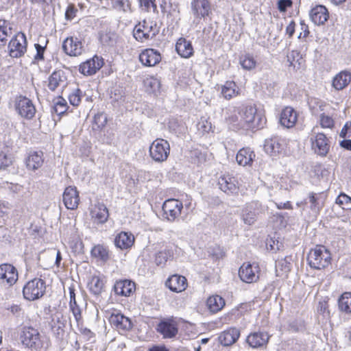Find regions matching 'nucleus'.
Here are the masks:
<instances>
[{"mask_svg": "<svg viewBox=\"0 0 351 351\" xmlns=\"http://www.w3.org/2000/svg\"><path fill=\"white\" fill-rule=\"evenodd\" d=\"M139 1L141 6L144 7L146 11H149L152 8L154 12L157 8L155 0H139Z\"/></svg>", "mask_w": 351, "mask_h": 351, "instance_id": "nucleus-58", "label": "nucleus"}, {"mask_svg": "<svg viewBox=\"0 0 351 351\" xmlns=\"http://www.w3.org/2000/svg\"><path fill=\"white\" fill-rule=\"evenodd\" d=\"M16 110L19 114L26 119H32L36 112L32 101L26 97L20 95L15 100Z\"/></svg>", "mask_w": 351, "mask_h": 351, "instance_id": "nucleus-11", "label": "nucleus"}, {"mask_svg": "<svg viewBox=\"0 0 351 351\" xmlns=\"http://www.w3.org/2000/svg\"><path fill=\"white\" fill-rule=\"evenodd\" d=\"M21 342L26 347L35 348L40 347V334L38 331L31 326H24L21 335Z\"/></svg>", "mask_w": 351, "mask_h": 351, "instance_id": "nucleus-10", "label": "nucleus"}, {"mask_svg": "<svg viewBox=\"0 0 351 351\" xmlns=\"http://www.w3.org/2000/svg\"><path fill=\"white\" fill-rule=\"evenodd\" d=\"M297 119L296 111L293 108L287 106L281 112L280 122L284 127L291 128L295 125Z\"/></svg>", "mask_w": 351, "mask_h": 351, "instance_id": "nucleus-28", "label": "nucleus"}, {"mask_svg": "<svg viewBox=\"0 0 351 351\" xmlns=\"http://www.w3.org/2000/svg\"><path fill=\"white\" fill-rule=\"evenodd\" d=\"M17 280L18 271L12 265L8 263L0 265V284L11 287Z\"/></svg>", "mask_w": 351, "mask_h": 351, "instance_id": "nucleus-13", "label": "nucleus"}, {"mask_svg": "<svg viewBox=\"0 0 351 351\" xmlns=\"http://www.w3.org/2000/svg\"><path fill=\"white\" fill-rule=\"evenodd\" d=\"M67 108H68V106H67L66 101L61 97H58L54 103V106H53L54 112H56L58 115H61V114H64V112H66V111L67 110Z\"/></svg>", "mask_w": 351, "mask_h": 351, "instance_id": "nucleus-46", "label": "nucleus"}, {"mask_svg": "<svg viewBox=\"0 0 351 351\" xmlns=\"http://www.w3.org/2000/svg\"><path fill=\"white\" fill-rule=\"evenodd\" d=\"M45 291L46 283L41 278H34L28 281L23 289L25 299L29 301L39 299L45 294Z\"/></svg>", "mask_w": 351, "mask_h": 351, "instance_id": "nucleus-3", "label": "nucleus"}, {"mask_svg": "<svg viewBox=\"0 0 351 351\" xmlns=\"http://www.w3.org/2000/svg\"><path fill=\"white\" fill-rule=\"evenodd\" d=\"M292 5L291 0H279L278 2V8L280 12H285Z\"/></svg>", "mask_w": 351, "mask_h": 351, "instance_id": "nucleus-60", "label": "nucleus"}, {"mask_svg": "<svg viewBox=\"0 0 351 351\" xmlns=\"http://www.w3.org/2000/svg\"><path fill=\"white\" fill-rule=\"evenodd\" d=\"M338 305L341 311L351 313V293H343L339 299Z\"/></svg>", "mask_w": 351, "mask_h": 351, "instance_id": "nucleus-41", "label": "nucleus"}, {"mask_svg": "<svg viewBox=\"0 0 351 351\" xmlns=\"http://www.w3.org/2000/svg\"><path fill=\"white\" fill-rule=\"evenodd\" d=\"M258 273L259 267L257 263H244L239 269V276L242 281L252 283L258 279Z\"/></svg>", "mask_w": 351, "mask_h": 351, "instance_id": "nucleus-12", "label": "nucleus"}, {"mask_svg": "<svg viewBox=\"0 0 351 351\" xmlns=\"http://www.w3.org/2000/svg\"><path fill=\"white\" fill-rule=\"evenodd\" d=\"M77 12L78 10L73 4H69L65 12L66 19L69 21L73 19L75 17Z\"/></svg>", "mask_w": 351, "mask_h": 351, "instance_id": "nucleus-57", "label": "nucleus"}, {"mask_svg": "<svg viewBox=\"0 0 351 351\" xmlns=\"http://www.w3.org/2000/svg\"><path fill=\"white\" fill-rule=\"evenodd\" d=\"M182 208V203L178 199H167L162 205L164 217L168 221H173L180 215Z\"/></svg>", "mask_w": 351, "mask_h": 351, "instance_id": "nucleus-9", "label": "nucleus"}, {"mask_svg": "<svg viewBox=\"0 0 351 351\" xmlns=\"http://www.w3.org/2000/svg\"><path fill=\"white\" fill-rule=\"evenodd\" d=\"M112 6L117 10L123 12L130 10L129 0H112Z\"/></svg>", "mask_w": 351, "mask_h": 351, "instance_id": "nucleus-48", "label": "nucleus"}, {"mask_svg": "<svg viewBox=\"0 0 351 351\" xmlns=\"http://www.w3.org/2000/svg\"><path fill=\"white\" fill-rule=\"evenodd\" d=\"M34 47L36 50V54L34 56V59L37 60H43L45 47H42L40 45H39L38 43L35 44Z\"/></svg>", "mask_w": 351, "mask_h": 351, "instance_id": "nucleus-61", "label": "nucleus"}, {"mask_svg": "<svg viewBox=\"0 0 351 351\" xmlns=\"http://www.w3.org/2000/svg\"><path fill=\"white\" fill-rule=\"evenodd\" d=\"M104 64L101 58L95 56L80 65V72L84 75H92L99 70Z\"/></svg>", "mask_w": 351, "mask_h": 351, "instance_id": "nucleus-18", "label": "nucleus"}, {"mask_svg": "<svg viewBox=\"0 0 351 351\" xmlns=\"http://www.w3.org/2000/svg\"><path fill=\"white\" fill-rule=\"evenodd\" d=\"M328 304L325 301H320L318 303L317 311V313L320 315H322L324 317H326L329 315V311L328 310Z\"/></svg>", "mask_w": 351, "mask_h": 351, "instance_id": "nucleus-56", "label": "nucleus"}, {"mask_svg": "<svg viewBox=\"0 0 351 351\" xmlns=\"http://www.w3.org/2000/svg\"><path fill=\"white\" fill-rule=\"evenodd\" d=\"M69 306L76 322L80 323L82 319V311L77 301L75 300L74 303L73 302H69Z\"/></svg>", "mask_w": 351, "mask_h": 351, "instance_id": "nucleus-51", "label": "nucleus"}, {"mask_svg": "<svg viewBox=\"0 0 351 351\" xmlns=\"http://www.w3.org/2000/svg\"><path fill=\"white\" fill-rule=\"evenodd\" d=\"M172 256L173 252L170 250H161L156 254L155 263L158 266H162Z\"/></svg>", "mask_w": 351, "mask_h": 351, "instance_id": "nucleus-45", "label": "nucleus"}, {"mask_svg": "<svg viewBox=\"0 0 351 351\" xmlns=\"http://www.w3.org/2000/svg\"><path fill=\"white\" fill-rule=\"evenodd\" d=\"M109 322L118 330H130L132 328L131 320L121 313H112L109 317Z\"/></svg>", "mask_w": 351, "mask_h": 351, "instance_id": "nucleus-22", "label": "nucleus"}, {"mask_svg": "<svg viewBox=\"0 0 351 351\" xmlns=\"http://www.w3.org/2000/svg\"><path fill=\"white\" fill-rule=\"evenodd\" d=\"M240 337V330L237 328H230L222 332L219 337V343L223 346H229L234 343Z\"/></svg>", "mask_w": 351, "mask_h": 351, "instance_id": "nucleus-27", "label": "nucleus"}, {"mask_svg": "<svg viewBox=\"0 0 351 351\" xmlns=\"http://www.w3.org/2000/svg\"><path fill=\"white\" fill-rule=\"evenodd\" d=\"M295 23L291 21L286 28V33L291 37L295 32Z\"/></svg>", "mask_w": 351, "mask_h": 351, "instance_id": "nucleus-62", "label": "nucleus"}, {"mask_svg": "<svg viewBox=\"0 0 351 351\" xmlns=\"http://www.w3.org/2000/svg\"><path fill=\"white\" fill-rule=\"evenodd\" d=\"M138 59L143 66H154L160 62L161 55L157 50L149 48L139 54Z\"/></svg>", "mask_w": 351, "mask_h": 351, "instance_id": "nucleus-19", "label": "nucleus"}, {"mask_svg": "<svg viewBox=\"0 0 351 351\" xmlns=\"http://www.w3.org/2000/svg\"><path fill=\"white\" fill-rule=\"evenodd\" d=\"M44 162L43 153L40 151H31L25 158V165L29 170L36 171L40 168Z\"/></svg>", "mask_w": 351, "mask_h": 351, "instance_id": "nucleus-23", "label": "nucleus"}, {"mask_svg": "<svg viewBox=\"0 0 351 351\" xmlns=\"http://www.w3.org/2000/svg\"><path fill=\"white\" fill-rule=\"evenodd\" d=\"M328 10L324 5H317L310 12L311 21L317 25H323L328 19Z\"/></svg>", "mask_w": 351, "mask_h": 351, "instance_id": "nucleus-29", "label": "nucleus"}, {"mask_svg": "<svg viewBox=\"0 0 351 351\" xmlns=\"http://www.w3.org/2000/svg\"><path fill=\"white\" fill-rule=\"evenodd\" d=\"M107 122V117L106 114L99 113L94 117V123L97 126V128H102L105 126Z\"/></svg>", "mask_w": 351, "mask_h": 351, "instance_id": "nucleus-55", "label": "nucleus"}, {"mask_svg": "<svg viewBox=\"0 0 351 351\" xmlns=\"http://www.w3.org/2000/svg\"><path fill=\"white\" fill-rule=\"evenodd\" d=\"M313 133L311 137L312 149L319 156H325L329 149V141L324 133L315 132V128H313Z\"/></svg>", "mask_w": 351, "mask_h": 351, "instance_id": "nucleus-8", "label": "nucleus"}, {"mask_svg": "<svg viewBox=\"0 0 351 351\" xmlns=\"http://www.w3.org/2000/svg\"><path fill=\"white\" fill-rule=\"evenodd\" d=\"M197 129L202 133H208L211 130V123L206 119H201L197 125Z\"/></svg>", "mask_w": 351, "mask_h": 351, "instance_id": "nucleus-53", "label": "nucleus"}, {"mask_svg": "<svg viewBox=\"0 0 351 351\" xmlns=\"http://www.w3.org/2000/svg\"><path fill=\"white\" fill-rule=\"evenodd\" d=\"M82 92L79 88L75 89L69 96L70 104L73 106H77L81 102Z\"/></svg>", "mask_w": 351, "mask_h": 351, "instance_id": "nucleus-49", "label": "nucleus"}, {"mask_svg": "<svg viewBox=\"0 0 351 351\" xmlns=\"http://www.w3.org/2000/svg\"><path fill=\"white\" fill-rule=\"evenodd\" d=\"M308 198L311 204V210L315 213H318L324 206L326 195L324 193H316L312 192L308 194Z\"/></svg>", "mask_w": 351, "mask_h": 351, "instance_id": "nucleus-33", "label": "nucleus"}, {"mask_svg": "<svg viewBox=\"0 0 351 351\" xmlns=\"http://www.w3.org/2000/svg\"><path fill=\"white\" fill-rule=\"evenodd\" d=\"M90 213L95 221L98 223L106 222L109 217L108 210L102 203L95 204Z\"/></svg>", "mask_w": 351, "mask_h": 351, "instance_id": "nucleus-34", "label": "nucleus"}, {"mask_svg": "<svg viewBox=\"0 0 351 351\" xmlns=\"http://www.w3.org/2000/svg\"><path fill=\"white\" fill-rule=\"evenodd\" d=\"M134 237L131 232H121L114 238V243L121 250L130 249L134 243Z\"/></svg>", "mask_w": 351, "mask_h": 351, "instance_id": "nucleus-24", "label": "nucleus"}, {"mask_svg": "<svg viewBox=\"0 0 351 351\" xmlns=\"http://www.w3.org/2000/svg\"><path fill=\"white\" fill-rule=\"evenodd\" d=\"M351 202V197L346 193H341L336 199V203L339 205Z\"/></svg>", "mask_w": 351, "mask_h": 351, "instance_id": "nucleus-59", "label": "nucleus"}, {"mask_svg": "<svg viewBox=\"0 0 351 351\" xmlns=\"http://www.w3.org/2000/svg\"><path fill=\"white\" fill-rule=\"evenodd\" d=\"M104 286L103 280L96 276L92 277L88 284L90 291L95 295L100 294L104 289Z\"/></svg>", "mask_w": 351, "mask_h": 351, "instance_id": "nucleus-42", "label": "nucleus"}, {"mask_svg": "<svg viewBox=\"0 0 351 351\" xmlns=\"http://www.w3.org/2000/svg\"><path fill=\"white\" fill-rule=\"evenodd\" d=\"M145 84L147 88H150V90L156 91L160 87V82L158 79L154 77L147 78L145 81Z\"/></svg>", "mask_w": 351, "mask_h": 351, "instance_id": "nucleus-54", "label": "nucleus"}, {"mask_svg": "<svg viewBox=\"0 0 351 351\" xmlns=\"http://www.w3.org/2000/svg\"><path fill=\"white\" fill-rule=\"evenodd\" d=\"M134 290L135 284L128 280L117 281L114 286L115 293L122 296H129Z\"/></svg>", "mask_w": 351, "mask_h": 351, "instance_id": "nucleus-32", "label": "nucleus"}, {"mask_svg": "<svg viewBox=\"0 0 351 351\" xmlns=\"http://www.w3.org/2000/svg\"><path fill=\"white\" fill-rule=\"evenodd\" d=\"M239 63L243 69L248 71L254 69L256 65L255 59L249 53L241 56L239 58Z\"/></svg>", "mask_w": 351, "mask_h": 351, "instance_id": "nucleus-43", "label": "nucleus"}, {"mask_svg": "<svg viewBox=\"0 0 351 351\" xmlns=\"http://www.w3.org/2000/svg\"><path fill=\"white\" fill-rule=\"evenodd\" d=\"M256 154L250 147H243L241 149L236 156V160L239 165L252 166Z\"/></svg>", "mask_w": 351, "mask_h": 351, "instance_id": "nucleus-31", "label": "nucleus"}, {"mask_svg": "<svg viewBox=\"0 0 351 351\" xmlns=\"http://www.w3.org/2000/svg\"><path fill=\"white\" fill-rule=\"evenodd\" d=\"M177 53L182 58H189L193 54V48L190 41L184 38H180L178 40L176 45Z\"/></svg>", "mask_w": 351, "mask_h": 351, "instance_id": "nucleus-35", "label": "nucleus"}, {"mask_svg": "<svg viewBox=\"0 0 351 351\" xmlns=\"http://www.w3.org/2000/svg\"><path fill=\"white\" fill-rule=\"evenodd\" d=\"M158 29L155 23L144 20L136 25L134 30V38L141 42L153 38L158 33Z\"/></svg>", "mask_w": 351, "mask_h": 351, "instance_id": "nucleus-5", "label": "nucleus"}, {"mask_svg": "<svg viewBox=\"0 0 351 351\" xmlns=\"http://www.w3.org/2000/svg\"><path fill=\"white\" fill-rule=\"evenodd\" d=\"M66 77L62 71H53L48 78V88L55 91L58 87L64 86Z\"/></svg>", "mask_w": 351, "mask_h": 351, "instance_id": "nucleus-36", "label": "nucleus"}, {"mask_svg": "<svg viewBox=\"0 0 351 351\" xmlns=\"http://www.w3.org/2000/svg\"><path fill=\"white\" fill-rule=\"evenodd\" d=\"M285 149L284 140L278 136L266 139L264 144L265 152L271 156H276Z\"/></svg>", "mask_w": 351, "mask_h": 351, "instance_id": "nucleus-15", "label": "nucleus"}, {"mask_svg": "<svg viewBox=\"0 0 351 351\" xmlns=\"http://www.w3.org/2000/svg\"><path fill=\"white\" fill-rule=\"evenodd\" d=\"M351 128V123H349V122H347L344 126L343 127V128L341 129V132H340V136L341 138H346V135H347V133H348V130Z\"/></svg>", "mask_w": 351, "mask_h": 351, "instance_id": "nucleus-63", "label": "nucleus"}, {"mask_svg": "<svg viewBox=\"0 0 351 351\" xmlns=\"http://www.w3.org/2000/svg\"><path fill=\"white\" fill-rule=\"evenodd\" d=\"M208 308L213 313H217L222 309L225 305L224 299L219 295H213L208 298L206 302Z\"/></svg>", "mask_w": 351, "mask_h": 351, "instance_id": "nucleus-39", "label": "nucleus"}, {"mask_svg": "<svg viewBox=\"0 0 351 351\" xmlns=\"http://www.w3.org/2000/svg\"><path fill=\"white\" fill-rule=\"evenodd\" d=\"M63 202L66 208L74 210L80 202L79 193L74 186H68L63 193Z\"/></svg>", "mask_w": 351, "mask_h": 351, "instance_id": "nucleus-21", "label": "nucleus"}, {"mask_svg": "<svg viewBox=\"0 0 351 351\" xmlns=\"http://www.w3.org/2000/svg\"><path fill=\"white\" fill-rule=\"evenodd\" d=\"M351 82V72L343 70L336 74L332 80V86L336 90H341L346 88Z\"/></svg>", "mask_w": 351, "mask_h": 351, "instance_id": "nucleus-25", "label": "nucleus"}, {"mask_svg": "<svg viewBox=\"0 0 351 351\" xmlns=\"http://www.w3.org/2000/svg\"><path fill=\"white\" fill-rule=\"evenodd\" d=\"M293 258L291 256H287L283 258L278 259L276 263V271L278 276H282L289 272L292 268Z\"/></svg>", "mask_w": 351, "mask_h": 351, "instance_id": "nucleus-38", "label": "nucleus"}, {"mask_svg": "<svg viewBox=\"0 0 351 351\" xmlns=\"http://www.w3.org/2000/svg\"><path fill=\"white\" fill-rule=\"evenodd\" d=\"M320 125L324 128H332L334 126V121L330 116L322 114L320 116Z\"/></svg>", "mask_w": 351, "mask_h": 351, "instance_id": "nucleus-52", "label": "nucleus"}, {"mask_svg": "<svg viewBox=\"0 0 351 351\" xmlns=\"http://www.w3.org/2000/svg\"><path fill=\"white\" fill-rule=\"evenodd\" d=\"M287 62L289 63V66L295 68L297 62H298L299 65L300 64V60L302 59V56L298 51L293 50L287 54Z\"/></svg>", "mask_w": 351, "mask_h": 351, "instance_id": "nucleus-47", "label": "nucleus"}, {"mask_svg": "<svg viewBox=\"0 0 351 351\" xmlns=\"http://www.w3.org/2000/svg\"><path fill=\"white\" fill-rule=\"evenodd\" d=\"M157 330L162 335L163 338L171 339L175 337L178 332V324L173 319L162 320L158 324Z\"/></svg>", "mask_w": 351, "mask_h": 351, "instance_id": "nucleus-17", "label": "nucleus"}, {"mask_svg": "<svg viewBox=\"0 0 351 351\" xmlns=\"http://www.w3.org/2000/svg\"><path fill=\"white\" fill-rule=\"evenodd\" d=\"M13 158L11 154H7L3 152H0V169H5L12 165Z\"/></svg>", "mask_w": 351, "mask_h": 351, "instance_id": "nucleus-50", "label": "nucleus"}, {"mask_svg": "<svg viewBox=\"0 0 351 351\" xmlns=\"http://www.w3.org/2000/svg\"><path fill=\"white\" fill-rule=\"evenodd\" d=\"M331 260L330 252L323 245H317L312 249L307 257L308 265L311 268L322 269L329 265Z\"/></svg>", "mask_w": 351, "mask_h": 351, "instance_id": "nucleus-2", "label": "nucleus"}, {"mask_svg": "<svg viewBox=\"0 0 351 351\" xmlns=\"http://www.w3.org/2000/svg\"><path fill=\"white\" fill-rule=\"evenodd\" d=\"M226 120L234 130L258 129L265 123L264 118L257 112L256 108L251 105L229 108Z\"/></svg>", "mask_w": 351, "mask_h": 351, "instance_id": "nucleus-1", "label": "nucleus"}, {"mask_svg": "<svg viewBox=\"0 0 351 351\" xmlns=\"http://www.w3.org/2000/svg\"><path fill=\"white\" fill-rule=\"evenodd\" d=\"M166 286L172 291L182 292L187 287L186 278L183 276L173 275L167 280Z\"/></svg>", "mask_w": 351, "mask_h": 351, "instance_id": "nucleus-26", "label": "nucleus"}, {"mask_svg": "<svg viewBox=\"0 0 351 351\" xmlns=\"http://www.w3.org/2000/svg\"><path fill=\"white\" fill-rule=\"evenodd\" d=\"M265 210V206L261 203L258 201L252 202L247 204L242 209L241 219L245 224L251 226Z\"/></svg>", "mask_w": 351, "mask_h": 351, "instance_id": "nucleus-6", "label": "nucleus"}, {"mask_svg": "<svg viewBox=\"0 0 351 351\" xmlns=\"http://www.w3.org/2000/svg\"><path fill=\"white\" fill-rule=\"evenodd\" d=\"M192 14L197 20L204 19L211 13L209 0H192L191 2Z\"/></svg>", "mask_w": 351, "mask_h": 351, "instance_id": "nucleus-14", "label": "nucleus"}, {"mask_svg": "<svg viewBox=\"0 0 351 351\" xmlns=\"http://www.w3.org/2000/svg\"><path fill=\"white\" fill-rule=\"evenodd\" d=\"M219 189L227 195H234L239 192L237 179L230 176H222L218 180Z\"/></svg>", "mask_w": 351, "mask_h": 351, "instance_id": "nucleus-20", "label": "nucleus"}, {"mask_svg": "<svg viewBox=\"0 0 351 351\" xmlns=\"http://www.w3.org/2000/svg\"><path fill=\"white\" fill-rule=\"evenodd\" d=\"M237 86L232 81L226 82L221 88V94L226 99H230L238 95Z\"/></svg>", "mask_w": 351, "mask_h": 351, "instance_id": "nucleus-40", "label": "nucleus"}, {"mask_svg": "<svg viewBox=\"0 0 351 351\" xmlns=\"http://www.w3.org/2000/svg\"><path fill=\"white\" fill-rule=\"evenodd\" d=\"M91 256L97 261L106 262L110 258L109 250L106 246L103 245H95L90 252Z\"/></svg>", "mask_w": 351, "mask_h": 351, "instance_id": "nucleus-37", "label": "nucleus"}, {"mask_svg": "<svg viewBox=\"0 0 351 351\" xmlns=\"http://www.w3.org/2000/svg\"><path fill=\"white\" fill-rule=\"evenodd\" d=\"M62 49L64 51L70 56H80L84 51L82 42L77 38L72 36L64 40Z\"/></svg>", "mask_w": 351, "mask_h": 351, "instance_id": "nucleus-16", "label": "nucleus"}, {"mask_svg": "<svg viewBox=\"0 0 351 351\" xmlns=\"http://www.w3.org/2000/svg\"><path fill=\"white\" fill-rule=\"evenodd\" d=\"M12 29L8 21L0 19V42L5 43L7 40V37L12 34Z\"/></svg>", "mask_w": 351, "mask_h": 351, "instance_id": "nucleus-44", "label": "nucleus"}, {"mask_svg": "<svg viewBox=\"0 0 351 351\" xmlns=\"http://www.w3.org/2000/svg\"><path fill=\"white\" fill-rule=\"evenodd\" d=\"M149 351H169V350L164 345H158L151 347Z\"/></svg>", "mask_w": 351, "mask_h": 351, "instance_id": "nucleus-64", "label": "nucleus"}, {"mask_svg": "<svg viewBox=\"0 0 351 351\" xmlns=\"http://www.w3.org/2000/svg\"><path fill=\"white\" fill-rule=\"evenodd\" d=\"M269 335L265 332H255L250 333L247 338V343L252 348H256L267 344Z\"/></svg>", "mask_w": 351, "mask_h": 351, "instance_id": "nucleus-30", "label": "nucleus"}, {"mask_svg": "<svg viewBox=\"0 0 351 351\" xmlns=\"http://www.w3.org/2000/svg\"><path fill=\"white\" fill-rule=\"evenodd\" d=\"M27 41L24 33L19 32L13 37L9 44L8 49L10 57L19 58L27 51Z\"/></svg>", "mask_w": 351, "mask_h": 351, "instance_id": "nucleus-7", "label": "nucleus"}, {"mask_svg": "<svg viewBox=\"0 0 351 351\" xmlns=\"http://www.w3.org/2000/svg\"><path fill=\"white\" fill-rule=\"evenodd\" d=\"M170 153V145L167 141L157 138L149 147L151 158L156 162H162L167 160Z\"/></svg>", "mask_w": 351, "mask_h": 351, "instance_id": "nucleus-4", "label": "nucleus"}]
</instances>
